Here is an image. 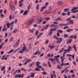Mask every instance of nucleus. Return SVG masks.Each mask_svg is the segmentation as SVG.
I'll list each match as a JSON object with an SVG mask.
<instances>
[{"instance_id":"obj_50","label":"nucleus","mask_w":78,"mask_h":78,"mask_svg":"<svg viewBox=\"0 0 78 78\" xmlns=\"http://www.w3.org/2000/svg\"><path fill=\"white\" fill-rule=\"evenodd\" d=\"M64 65V64L63 63H62L61 64L60 66L61 67H63Z\"/></svg>"},{"instance_id":"obj_40","label":"nucleus","mask_w":78,"mask_h":78,"mask_svg":"<svg viewBox=\"0 0 78 78\" xmlns=\"http://www.w3.org/2000/svg\"><path fill=\"white\" fill-rule=\"evenodd\" d=\"M73 9H74V10H76V9H78V7H73Z\"/></svg>"},{"instance_id":"obj_48","label":"nucleus","mask_w":78,"mask_h":78,"mask_svg":"<svg viewBox=\"0 0 78 78\" xmlns=\"http://www.w3.org/2000/svg\"><path fill=\"white\" fill-rule=\"evenodd\" d=\"M70 11H69L67 12V14H68V16H70Z\"/></svg>"},{"instance_id":"obj_63","label":"nucleus","mask_w":78,"mask_h":78,"mask_svg":"<svg viewBox=\"0 0 78 78\" xmlns=\"http://www.w3.org/2000/svg\"><path fill=\"white\" fill-rule=\"evenodd\" d=\"M57 36L59 37V33L58 32L57 34Z\"/></svg>"},{"instance_id":"obj_37","label":"nucleus","mask_w":78,"mask_h":78,"mask_svg":"<svg viewBox=\"0 0 78 78\" xmlns=\"http://www.w3.org/2000/svg\"><path fill=\"white\" fill-rule=\"evenodd\" d=\"M48 42H49V40H47L45 42V44H47Z\"/></svg>"},{"instance_id":"obj_18","label":"nucleus","mask_w":78,"mask_h":78,"mask_svg":"<svg viewBox=\"0 0 78 78\" xmlns=\"http://www.w3.org/2000/svg\"><path fill=\"white\" fill-rule=\"evenodd\" d=\"M34 74H35V73H32L31 74L30 76L32 78H33L34 76Z\"/></svg>"},{"instance_id":"obj_60","label":"nucleus","mask_w":78,"mask_h":78,"mask_svg":"<svg viewBox=\"0 0 78 78\" xmlns=\"http://www.w3.org/2000/svg\"><path fill=\"white\" fill-rule=\"evenodd\" d=\"M8 39H6L5 41V43H6L8 42Z\"/></svg>"},{"instance_id":"obj_13","label":"nucleus","mask_w":78,"mask_h":78,"mask_svg":"<svg viewBox=\"0 0 78 78\" xmlns=\"http://www.w3.org/2000/svg\"><path fill=\"white\" fill-rule=\"evenodd\" d=\"M55 21H58V20H62V19H61V18L60 17H58V18H57V19H56V20H55Z\"/></svg>"},{"instance_id":"obj_54","label":"nucleus","mask_w":78,"mask_h":78,"mask_svg":"<svg viewBox=\"0 0 78 78\" xmlns=\"http://www.w3.org/2000/svg\"><path fill=\"white\" fill-rule=\"evenodd\" d=\"M37 56H33L31 57V58H36Z\"/></svg>"},{"instance_id":"obj_30","label":"nucleus","mask_w":78,"mask_h":78,"mask_svg":"<svg viewBox=\"0 0 78 78\" xmlns=\"http://www.w3.org/2000/svg\"><path fill=\"white\" fill-rule=\"evenodd\" d=\"M16 14H17V13L16 12H14V14L12 15V17H15V16H16Z\"/></svg>"},{"instance_id":"obj_2","label":"nucleus","mask_w":78,"mask_h":78,"mask_svg":"<svg viewBox=\"0 0 78 78\" xmlns=\"http://www.w3.org/2000/svg\"><path fill=\"white\" fill-rule=\"evenodd\" d=\"M41 18V16H38L36 18L37 20L38 21L37 23H39L40 22H41L42 21H43V19Z\"/></svg>"},{"instance_id":"obj_7","label":"nucleus","mask_w":78,"mask_h":78,"mask_svg":"<svg viewBox=\"0 0 78 78\" xmlns=\"http://www.w3.org/2000/svg\"><path fill=\"white\" fill-rule=\"evenodd\" d=\"M77 37L75 35H72L69 37V38H72L73 39H76Z\"/></svg>"},{"instance_id":"obj_15","label":"nucleus","mask_w":78,"mask_h":78,"mask_svg":"<svg viewBox=\"0 0 78 78\" xmlns=\"http://www.w3.org/2000/svg\"><path fill=\"white\" fill-rule=\"evenodd\" d=\"M52 13V11L51 10H50L45 12V14H51V13Z\"/></svg>"},{"instance_id":"obj_64","label":"nucleus","mask_w":78,"mask_h":78,"mask_svg":"<svg viewBox=\"0 0 78 78\" xmlns=\"http://www.w3.org/2000/svg\"><path fill=\"white\" fill-rule=\"evenodd\" d=\"M52 73L54 75H55V71H52Z\"/></svg>"},{"instance_id":"obj_11","label":"nucleus","mask_w":78,"mask_h":78,"mask_svg":"<svg viewBox=\"0 0 78 78\" xmlns=\"http://www.w3.org/2000/svg\"><path fill=\"white\" fill-rule=\"evenodd\" d=\"M47 8V6H44L43 7H42L41 8V12H42V11H44V9H45V8Z\"/></svg>"},{"instance_id":"obj_24","label":"nucleus","mask_w":78,"mask_h":78,"mask_svg":"<svg viewBox=\"0 0 78 78\" xmlns=\"http://www.w3.org/2000/svg\"><path fill=\"white\" fill-rule=\"evenodd\" d=\"M73 48L75 51H77V50H76V46H75V45L73 44Z\"/></svg>"},{"instance_id":"obj_22","label":"nucleus","mask_w":78,"mask_h":78,"mask_svg":"<svg viewBox=\"0 0 78 78\" xmlns=\"http://www.w3.org/2000/svg\"><path fill=\"white\" fill-rule=\"evenodd\" d=\"M64 50V48H62L61 50L60 51L58 52V53H62L63 51V50Z\"/></svg>"},{"instance_id":"obj_3","label":"nucleus","mask_w":78,"mask_h":78,"mask_svg":"<svg viewBox=\"0 0 78 78\" xmlns=\"http://www.w3.org/2000/svg\"><path fill=\"white\" fill-rule=\"evenodd\" d=\"M34 21V19H32L30 20L27 23V25H30L31 24H32L33 23V22Z\"/></svg>"},{"instance_id":"obj_55","label":"nucleus","mask_w":78,"mask_h":78,"mask_svg":"<svg viewBox=\"0 0 78 78\" xmlns=\"http://www.w3.org/2000/svg\"><path fill=\"white\" fill-rule=\"evenodd\" d=\"M17 1L16 0L15 1L14 3H15V5H17Z\"/></svg>"},{"instance_id":"obj_39","label":"nucleus","mask_w":78,"mask_h":78,"mask_svg":"<svg viewBox=\"0 0 78 78\" xmlns=\"http://www.w3.org/2000/svg\"><path fill=\"white\" fill-rule=\"evenodd\" d=\"M42 74H43V75H47V73L45 72H44L42 73Z\"/></svg>"},{"instance_id":"obj_5","label":"nucleus","mask_w":78,"mask_h":78,"mask_svg":"<svg viewBox=\"0 0 78 78\" xmlns=\"http://www.w3.org/2000/svg\"><path fill=\"white\" fill-rule=\"evenodd\" d=\"M20 42V39L18 40V41L16 42V44L14 45V47H17L19 42Z\"/></svg>"},{"instance_id":"obj_35","label":"nucleus","mask_w":78,"mask_h":78,"mask_svg":"<svg viewBox=\"0 0 78 78\" xmlns=\"http://www.w3.org/2000/svg\"><path fill=\"white\" fill-rule=\"evenodd\" d=\"M42 34H43L42 33H41L37 37V38L38 39V38H39L40 37V36H41V35H42Z\"/></svg>"},{"instance_id":"obj_27","label":"nucleus","mask_w":78,"mask_h":78,"mask_svg":"<svg viewBox=\"0 0 78 78\" xmlns=\"http://www.w3.org/2000/svg\"><path fill=\"white\" fill-rule=\"evenodd\" d=\"M39 34V30H36V32L35 33V35L36 36H37V34Z\"/></svg>"},{"instance_id":"obj_32","label":"nucleus","mask_w":78,"mask_h":78,"mask_svg":"<svg viewBox=\"0 0 78 78\" xmlns=\"http://www.w3.org/2000/svg\"><path fill=\"white\" fill-rule=\"evenodd\" d=\"M59 57H60V55H58L57 56H54V57L55 58H59Z\"/></svg>"},{"instance_id":"obj_25","label":"nucleus","mask_w":78,"mask_h":78,"mask_svg":"<svg viewBox=\"0 0 78 78\" xmlns=\"http://www.w3.org/2000/svg\"><path fill=\"white\" fill-rule=\"evenodd\" d=\"M53 37L56 39L57 40V41H58V40H59V38H58V37H57L56 35H55Z\"/></svg>"},{"instance_id":"obj_33","label":"nucleus","mask_w":78,"mask_h":78,"mask_svg":"<svg viewBox=\"0 0 78 78\" xmlns=\"http://www.w3.org/2000/svg\"><path fill=\"white\" fill-rule=\"evenodd\" d=\"M70 20H71V18H69V19H66V21H69V22H70Z\"/></svg>"},{"instance_id":"obj_57","label":"nucleus","mask_w":78,"mask_h":78,"mask_svg":"<svg viewBox=\"0 0 78 78\" xmlns=\"http://www.w3.org/2000/svg\"><path fill=\"white\" fill-rule=\"evenodd\" d=\"M17 50H19V48H18L17 49H16V50H15L14 51V53H15L16 52H17Z\"/></svg>"},{"instance_id":"obj_42","label":"nucleus","mask_w":78,"mask_h":78,"mask_svg":"<svg viewBox=\"0 0 78 78\" xmlns=\"http://www.w3.org/2000/svg\"><path fill=\"white\" fill-rule=\"evenodd\" d=\"M48 64L49 67H51V65H50V62L49 61H48Z\"/></svg>"},{"instance_id":"obj_8","label":"nucleus","mask_w":78,"mask_h":78,"mask_svg":"<svg viewBox=\"0 0 78 78\" xmlns=\"http://www.w3.org/2000/svg\"><path fill=\"white\" fill-rule=\"evenodd\" d=\"M5 69V66H4L1 69V71H3V74H5V72L6 71V70H5V69Z\"/></svg>"},{"instance_id":"obj_34","label":"nucleus","mask_w":78,"mask_h":78,"mask_svg":"<svg viewBox=\"0 0 78 78\" xmlns=\"http://www.w3.org/2000/svg\"><path fill=\"white\" fill-rule=\"evenodd\" d=\"M49 27V25L48 24L46 26V27H45L44 29H47V28H48V27Z\"/></svg>"},{"instance_id":"obj_23","label":"nucleus","mask_w":78,"mask_h":78,"mask_svg":"<svg viewBox=\"0 0 78 78\" xmlns=\"http://www.w3.org/2000/svg\"><path fill=\"white\" fill-rule=\"evenodd\" d=\"M35 71H38V70L39 71H41V69L38 68V67H37V68L35 69Z\"/></svg>"},{"instance_id":"obj_43","label":"nucleus","mask_w":78,"mask_h":78,"mask_svg":"<svg viewBox=\"0 0 78 78\" xmlns=\"http://www.w3.org/2000/svg\"><path fill=\"white\" fill-rule=\"evenodd\" d=\"M52 33H53V32L52 31H50L49 32V35H51V34H52Z\"/></svg>"},{"instance_id":"obj_19","label":"nucleus","mask_w":78,"mask_h":78,"mask_svg":"<svg viewBox=\"0 0 78 78\" xmlns=\"http://www.w3.org/2000/svg\"><path fill=\"white\" fill-rule=\"evenodd\" d=\"M48 47L49 48H50V49H53V48H54L55 47L54 46H51L50 45H49Z\"/></svg>"},{"instance_id":"obj_14","label":"nucleus","mask_w":78,"mask_h":78,"mask_svg":"<svg viewBox=\"0 0 78 78\" xmlns=\"http://www.w3.org/2000/svg\"><path fill=\"white\" fill-rule=\"evenodd\" d=\"M72 39H70L68 41L67 44H70L72 42Z\"/></svg>"},{"instance_id":"obj_36","label":"nucleus","mask_w":78,"mask_h":78,"mask_svg":"<svg viewBox=\"0 0 78 78\" xmlns=\"http://www.w3.org/2000/svg\"><path fill=\"white\" fill-rule=\"evenodd\" d=\"M17 31V29H15L13 31V33H16V32Z\"/></svg>"},{"instance_id":"obj_26","label":"nucleus","mask_w":78,"mask_h":78,"mask_svg":"<svg viewBox=\"0 0 78 78\" xmlns=\"http://www.w3.org/2000/svg\"><path fill=\"white\" fill-rule=\"evenodd\" d=\"M57 32H59V33H62L63 31L62 30H58Z\"/></svg>"},{"instance_id":"obj_45","label":"nucleus","mask_w":78,"mask_h":78,"mask_svg":"<svg viewBox=\"0 0 78 78\" xmlns=\"http://www.w3.org/2000/svg\"><path fill=\"white\" fill-rule=\"evenodd\" d=\"M69 22L70 23H71L72 24L74 23V22H73V21L72 20H71L70 21H69Z\"/></svg>"},{"instance_id":"obj_31","label":"nucleus","mask_w":78,"mask_h":78,"mask_svg":"<svg viewBox=\"0 0 78 78\" xmlns=\"http://www.w3.org/2000/svg\"><path fill=\"white\" fill-rule=\"evenodd\" d=\"M14 40V38L13 37H11L10 40V42H11Z\"/></svg>"},{"instance_id":"obj_1","label":"nucleus","mask_w":78,"mask_h":78,"mask_svg":"<svg viewBox=\"0 0 78 78\" xmlns=\"http://www.w3.org/2000/svg\"><path fill=\"white\" fill-rule=\"evenodd\" d=\"M9 6L10 8L12 9V11H13L15 10V7L14 6L12 5V2H10L9 4Z\"/></svg>"},{"instance_id":"obj_20","label":"nucleus","mask_w":78,"mask_h":78,"mask_svg":"<svg viewBox=\"0 0 78 78\" xmlns=\"http://www.w3.org/2000/svg\"><path fill=\"white\" fill-rule=\"evenodd\" d=\"M73 29H69L68 30H66V31L68 32V33L69 32H70V31H73Z\"/></svg>"},{"instance_id":"obj_28","label":"nucleus","mask_w":78,"mask_h":78,"mask_svg":"<svg viewBox=\"0 0 78 78\" xmlns=\"http://www.w3.org/2000/svg\"><path fill=\"white\" fill-rule=\"evenodd\" d=\"M28 13L27 12V10H25L24 12V13H23V15H27V14Z\"/></svg>"},{"instance_id":"obj_29","label":"nucleus","mask_w":78,"mask_h":78,"mask_svg":"<svg viewBox=\"0 0 78 78\" xmlns=\"http://www.w3.org/2000/svg\"><path fill=\"white\" fill-rule=\"evenodd\" d=\"M36 9L37 11L39 10V5H37L36 7Z\"/></svg>"},{"instance_id":"obj_38","label":"nucleus","mask_w":78,"mask_h":78,"mask_svg":"<svg viewBox=\"0 0 78 78\" xmlns=\"http://www.w3.org/2000/svg\"><path fill=\"white\" fill-rule=\"evenodd\" d=\"M64 37H69V35L67 34H66L64 35Z\"/></svg>"},{"instance_id":"obj_53","label":"nucleus","mask_w":78,"mask_h":78,"mask_svg":"<svg viewBox=\"0 0 78 78\" xmlns=\"http://www.w3.org/2000/svg\"><path fill=\"white\" fill-rule=\"evenodd\" d=\"M69 64H70V63H66L64 64V65L65 66H66L67 65H69Z\"/></svg>"},{"instance_id":"obj_4","label":"nucleus","mask_w":78,"mask_h":78,"mask_svg":"<svg viewBox=\"0 0 78 78\" xmlns=\"http://www.w3.org/2000/svg\"><path fill=\"white\" fill-rule=\"evenodd\" d=\"M36 64L37 67H38V68H42V66L39 65H40V62H37L36 63Z\"/></svg>"},{"instance_id":"obj_58","label":"nucleus","mask_w":78,"mask_h":78,"mask_svg":"<svg viewBox=\"0 0 78 78\" xmlns=\"http://www.w3.org/2000/svg\"><path fill=\"white\" fill-rule=\"evenodd\" d=\"M64 59H65V58H63L62 59L61 61H62V63H63V62L64 61Z\"/></svg>"},{"instance_id":"obj_6","label":"nucleus","mask_w":78,"mask_h":78,"mask_svg":"<svg viewBox=\"0 0 78 78\" xmlns=\"http://www.w3.org/2000/svg\"><path fill=\"white\" fill-rule=\"evenodd\" d=\"M58 40H58L57 41V44H60V43H61V42L62 41V38L60 37L59 39H58Z\"/></svg>"},{"instance_id":"obj_49","label":"nucleus","mask_w":78,"mask_h":78,"mask_svg":"<svg viewBox=\"0 0 78 78\" xmlns=\"http://www.w3.org/2000/svg\"><path fill=\"white\" fill-rule=\"evenodd\" d=\"M19 53L21 54H22V53H23V51H19Z\"/></svg>"},{"instance_id":"obj_21","label":"nucleus","mask_w":78,"mask_h":78,"mask_svg":"<svg viewBox=\"0 0 78 78\" xmlns=\"http://www.w3.org/2000/svg\"><path fill=\"white\" fill-rule=\"evenodd\" d=\"M64 12H67V11H69V9H65L63 10Z\"/></svg>"},{"instance_id":"obj_46","label":"nucleus","mask_w":78,"mask_h":78,"mask_svg":"<svg viewBox=\"0 0 78 78\" xmlns=\"http://www.w3.org/2000/svg\"><path fill=\"white\" fill-rule=\"evenodd\" d=\"M67 15V13H65L64 12H62V16H66V15Z\"/></svg>"},{"instance_id":"obj_44","label":"nucleus","mask_w":78,"mask_h":78,"mask_svg":"<svg viewBox=\"0 0 78 78\" xmlns=\"http://www.w3.org/2000/svg\"><path fill=\"white\" fill-rule=\"evenodd\" d=\"M23 0H20V2H19V4H20V3H22L23 2Z\"/></svg>"},{"instance_id":"obj_47","label":"nucleus","mask_w":78,"mask_h":78,"mask_svg":"<svg viewBox=\"0 0 78 78\" xmlns=\"http://www.w3.org/2000/svg\"><path fill=\"white\" fill-rule=\"evenodd\" d=\"M29 31H30V33H33L34 32V31H33V30L30 29V30Z\"/></svg>"},{"instance_id":"obj_9","label":"nucleus","mask_w":78,"mask_h":78,"mask_svg":"<svg viewBox=\"0 0 78 78\" xmlns=\"http://www.w3.org/2000/svg\"><path fill=\"white\" fill-rule=\"evenodd\" d=\"M57 30V28L55 27L52 29H50V31H56Z\"/></svg>"},{"instance_id":"obj_59","label":"nucleus","mask_w":78,"mask_h":78,"mask_svg":"<svg viewBox=\"0 0 78 78\" xmlns=\"http://www.w3.org/2000/svg\"><path fill=\"white\" fill-rule=\"evenodd\" d=\"M19 6H20V7H22V6H23V4L21 3V4H20L19 5Z\"/></svg>"},{"instance_id":"obj_12","label":"nucleus","mask_w":78,"mask_h":78,"mask_svg":"<svg viewBox=\"0 0 78 78\" xmlns=\"http://www.w3.org/2000/svg\"><path fill=\"white\" fill-rule=\"evenodd\" d=\"M26 45H24L23 48L22 49V51H25L26 50H27V48H26Z\"/></svg>"},{"instance_id":"obj_61","label":"nucleus","mask_w":78,"mask_h":78,"mask_svg":"<svg viewBox=\"0 0 78 78\" xmlns=\"http://www.w3.org/2000/svg\"><path fill=\"white\" fill-rule=\"evenodd\" d=\"M26 61L27 62H30L31 61V60L30 59H28L27 60V61Z\"/></svg>"},{"instance_id":"obj_51","label":"nucleus","mask_w":78,"mask_h":78,"mask_svg":"<svg viewBox=\"0 0 78 78\" xmlns=\"http://www.w3.org/2000/svg\"><path fill=\"white\" fill-rule=\"evenodd\" d=\"M57 68L59 69H62L61 67H59V65H58L57 66Z\"/></svg>"},{"instance_id":"obj_17","label":"nucleus","mask_w":78,"mask_h":78,"mask_svg":"<svg viewBox=\"0 0 78 78\" xmlns=\"http://www.w3.org/2000/svg\"><path fill=\"white\" fill-rule=\"evenodd\" d=\"M49 61H55V60L54 58H49Z\"/></svg>"},{"instance_id":"obj_41","label":"nucleus","mask_w":78,"mask_h":78,"mask_svg":"<svg viewBox=\"0 0 78 78\" xmlns=\"http://www.w3.org/2000/svg\"><path fill=\"white\" fill-rule=\"evenodd\" d=\"M56 25H55L54 24H52L51 25V27H56Z\"/></svg>"},{"instance_id":"obj_62","label":"nucleus","mask_w":78,"mask_h":78,"mask_svg":"<svg viewBox=\"0 0 78 78\" xmlns=\"http://www.w3.org/2000/svg\"><path fill=\"white\" fill-rule=\"evenodd\" d=\"M38 53V51H37L36 52L34 53V55H36L37 54V53Z\"/></svg>"},{"instance_id":"obj_56","label":"nucleus","mask_w":78,"mask_h":78,"mask_svg":"<svg viewBox=\"0 0 78 78\" xmlns=\"http://www.w3.org/2000/svg\"><path fill=\"white\" fill-rule=\"evenodd\" d=\"M51 78H53V77H54V76L53 75V74H51Z\"/></svg>"},{"instance_id":"obj_16","label":"nucleus","mask_w":78,"mask_h":78,"mask_svg":"<svg viewBox=\"0 0 78 78\" xmlns=\"http://www.w3.org/2000/svg\"><path fill=\"white\" fill-rule=\"evenodd\" d=\"M6 25L7 27V28H9V27H10V25H11V24H9V23H8L6 24Z\"/></svg>"},{"instance_id":"obj_10","label":"nucleus","mask_w":78,"mask_h":78,"mask_svg":"<svg viewBox=\"0 0 78 78\" xmlns=\"http://www.w3.org/2000/svg\"><path fill=\"white\" fill-rule=\"evenodd\" d=\"M57 4L62 6V5H63V2L62 1H58L57 2Z\"/></svg>"},{"instance_id":"obj_52","label":"nucleus","mask_w":78,"mask_h":78,"mask_svg":"<svg viewBox=\"0 0 78 78\" xmlns=\"http://www.w3.org/2000/svg\"><path fill=\"white\" fill-rule=\"evenodd\" d=\"M44 53H42L41 55H40V57H42V56H44Z\"/></svg>"}]
</instances>
